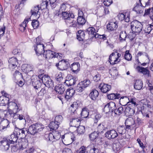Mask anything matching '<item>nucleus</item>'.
Wrapping results in <instances>:
<instances>
[{"label":"nucleus","mask_w":153,"mask_h":153,"mask_svg":"<svg viewBox=\"0 0 153 153\" xmlns=\"http://www.w3.org/2000/svg\"><path fill=\"white\" fill-rule=\"evenodd\" d=\"M9 103V98L4 97V99L1 101L0 105L1 106H6V105H8Z\"/></svg>","instance_id":"obj_56"},{"label":"nucleus","mask_w":153,"mask_h":153,"mask_svg":"<svg viewBox=\"0 0 153 153\" xmlns=\"http://www.w3.org/2000/svg\"><path fill=\"white\" fill-rule=\"evenodd\" d=\"M60 16H61V18L63 19H68L69 18L74 19V16L73 13H70L67 11L61 12Z\"/></svg>","instance_id":"obj_24"},{"label":"nucleus","mask_w":153,"mask_h":153,"mask_svg":"<svg viewBox=\"0 0 153 153\" xmlns=\"http://www.w3.org/2000/svg\"><path fill=\"white\" fill-rule=\"evenodd\" d=\"M137 35L136 33L133 32H130L128 35V38L131 41H133L135 38L136 35Z\"/></svg>","instance_id":"obj_60"},{"label":"nucleus","mask_w":153,"mask_h":153,"mask_svg":"<svg viewBox=\"0 0 153 153\" xmlns=\"http://www.w3.org/2000/svg\"><path fill=\"white\" fill-rule=\"evenodd\" d=\"M99 149L95 146L88 147L86 151V153H98Z\"/></svg>","instance_id":"obj_41"},{"label":"nucleus","mask_w":153,"mask_h":153,"mask_svg":"<svg viewBox=\"0 0 153 153\" xmlns=\"http://www.w3.org/2000/svg\"><path fill=\"white\" fill-rule=\"evenodd\" d=\"M127 36V34L126 31H125L124 32L121 31L119 36V39L120 41L122 42L123 41H125Z\"/></svg>","instance_id":"obj_47"},{"label":"nucleus","mask_w":153,"mask_h":153,"mask_svg":"<svg viewBox=\"0 0 153 153\" xmlns=\"http://www.w3.org/2000/svg\"><path fill=\"white\" fill-rule=\"evenodd\" d=\"M144 22H139L137 20H134L131 23V28L132 31L136 33L137 35L141 33Z\"/></svg>","instance_id":"obj_1"},{"label":"nucleus","mask_w":153,"mask_h":153,"mask_svg":"<svg viewBox=\"0 0 153 153\" xmlns=\"http://www.w3.org/2000/svg\"><path fill=\"white\" fill-rule=\"evenodd\" d=\"M33 47L36 54L37 56H39L42 54H43L44 53H45L44 45L43 44L40 43L39 42H37L36 44L34 45Z\"/></svg>","instance_id":"obj_7"},{"label":"nucleus","mask_w":153,"mask_h":153,"mask_svg":"<svg viewBox=\"0 0 153 153\" xmlns=\"http://www.w3.org/2000/svg\"><path fill=\"white\" fill-rule=\"evenodd\" d=\"M10 121L7 119L4 118L0 120V131L3 132L7 130V128H9Z\"/></svg>","instance_id":"obj_13"},{"label":"nucleus","mask_w":153,"mask_h":153,"mask_svg":"<svg viewBox=\"0 0 153 153\" xmlns=\"http://www.w3.org/2000/svg\"><path fill=\"white\" fill-rule=\"evenodd\" d=\"M143 87V82L141 79H137L135 81L134 87L135 89L140 90Z\"/></svg>","instance_id":"obj_33"},{"label":"nucleus","mask_w":153,"mask_h":153,"mask_svg":"<svg viewBox=\"0 0 153 153\" xmlns=\"http://www.w3.org/2000/svg\"><path fill=\"white\" fill-rule=\"evenodd\" d=\"M13 77L16 79H22L24 81V79H23L22 74L18 71L16 70L15 72L13 74Z\"/></svg>","instance_id":"obj_45"},{"label":"nucleus","mask_w":153,"mask_h":153,"mask_svg":"<svg viewBox=\"0 0 153 153\" xmlns=\"http://www.w3.org/2000/svg\"><path fill=\"white\" fill-rule=\"evenodd\" d=\"M77 80L76 77L71 74H68L66 77V79L64 82V84L68 86L74 85Z\"/></svg>","instance_id":"obj_9"},{"label":"nucleus","mask_w":153,"mask_h":153,"mask_svg":"<svg viewBox=\"0 0 153 153\" xmlns=\"http://www.w3.org/2000/svg\"><path fill=\"white\" fill-rule=\"evenodd\" d=\"M8 62L9 68L10 69H13L17 67L18 60L16 57H12L9 58Z\"/></svg>","instance_id":"obj_19"},{"label":"nucleus","mask_w":153,"mask_h":153,"mask_svg":"<svg viewBox=\"0 0 153 153\" xmlns=\"http://www.w3.org/2000/svg\"><path fill=\"white\" fill-rule=\"evenodd\" d=\"M118 26L116 22H110L107 26V29L110 31H113L117 28Z\"/></svg>","instance_id":"obj_31"},{"label":"nucleus","mask_w":153,"mask_h":153,"mask_svg":"<svg viewBox=\"0 0 153 153\" xmlns=\"http://www.w3.org/2000/svg\"><path fill=\"white\" fill-rule=\"evenodd\" d=\"M104 135L105 137L110 140L116 138L119 136L117 131L114 129L106 131Z\"/></svg>","instance_id":"obj_12"},{"label":"nucleus","mask_w":153,"mask_h":153,"mask_svg":"<svg viewBox=\"0 0 153 153\" xmlns=\"http://www.w3.org/2000/svg\"><path fill=\"white\" fill-rule=\"evenodd\" d=\"M69 60L67 59H62L56 64L55 66L58 70L61 71L67 70L70 66Z\"/></svg>","instance_id":"obj_3"},{"label":"nucleus","mask_w":153,"mask_h":153,"mask_svg":"<svg viewBox=\"0 0 153 153\" xmlns=\"http://www.w3.org/2000/svg\"><path fill=\"white\" fill-rule=\"evenodd\" d=\"M106 128H107L104 126L103 124L101 123L98 125L97 128V131L99 134H101L106 131Z\"/></svg>","instance_id":"obj_40"},{"label":"nucleus","mask_w":153,"mask_h":153,"mask_svg":"<svg viewBox=\"0 0 153 153\" xmlns=\"http://www.w3.org/2000/svg\"><path fill=\"white\" fill-rule=\"evenodd\" d=\"M54 90L59 94H63L65 91V88L63 85H59L58 86H55Z\"/></svg>","instance_id":"obj_30"},{"label":"nucleus","mask_w":153,"mask_h":153,"mask_svg":"<svg viewBox=\"0 0 153 153\" xmlns=\"http://www.w3.org/2000/svg\"><path fill=\"white\" fill-rule=\"evenodd\" d=\"M76 93L75 90L74 89L70 88L67 89L66 91V94L65 96V99L67 100L70 99Z\"/></svg>","instance_id":"obj_22"},{"label":"nucleus","mask_w":153,"mask_h":153,"mask_svg":"<svg viewBox=\"0 0 153 153\" xmlns=\"http://www.w3.org/2000/svg\"><path fill=\"white\" fill-rule=\"evenodd\" d=\"M125 124L126 128L128 130H135V121L132 118H127L125 121Z\"/></svg>","instance_id":"obj_10"},{"label":"nucleus","mask_w":153,"mask_h":153,"mask_svg":"<svg viewBox=\"0 0 153 153\" xmlns=\"http://www.w3.org/2000/svg\"><path fill=\"white\" fill-rule=\"evenodd\" d=\"M59 126V125L54 121L51 122L49 124V126L51 131L57 130Z\"/></svg>","instance_id":"obj_43"},{"label":"nucleus","mask_w":153,"mask_h":153,"mask_svg":"<svg viewBox=\"0 0 153 153\" xmlns=\"http://www.w3.org/2000/svg\"><path fill=\"white\" fill-rule=\"evenodd\" d=\"M140 4L144 7L149 5V0H139Z\"/></svg>","instance_id":"obj_57"},{"label":"nucleus","mask_w":153,"mask_h":153,"mask_svg":"<svg viewBox=\"0 0 153 153\" xmlns=\"http://www.w3.org/2000/svg\"><path fill=\"white\" fill-rule=\"evenodd\" d=\"M62 74V72H60L57 76H56V79L59 82H61L63 79Z\"/></svg>","instance_id":"obj_58"},{"label":"nucleus","mask_w":153,"mask_h":153,"mask_svg":"<svg viewBox=\"0 0 153 153\" xmlns=\"http://www.w3.org/2000/svg\"><path fill=\"white\" fill-rule=\"evenodd\" d=\"M126 127L124 125H120L117 128L116 131L119 134L118 137L120 139L122 140L124 138V137L122 136V135L126 133V131H128L127 129L126 128Z\"/></svg>","instance_id":"obj_15"},{"label":"nucleus","mask_w":153,"mask_h":153,"mask_svg":"<svg viewBox=\"0 0 153 153\" xmlns=\"http://www.w3.org/2000/svg\"><path fill=\"white\" fill-rule=\"evenodd\" d=\"M101 117V115L100 114H97L95 115L94 119V123H97L98 121L99 120Z\"/></svg>","instance_id":"obj_63"},{"label":"nucleus","mask_w":153,"mask_h":153,"mask_svg":"<svg viewBox=\"0 0 153 153\" xmlns=\"http://www.w3.org/2000/svg\"><path fill=\"white\" fill-rule=\"evenodd\" d=\"M28 22V20H24V21L19 25V29L22 32L26 31V27Z\"/></svg>","instance_id":"obj_32"},{"label":"nucleus","mask_w":153,"mask_h":153,"mask_svg":"<svg viewBox=\"0 0 153 153\" xmlns=\"http://www.w3.org/2000/svg\"><path fill=\"white\" fill-rule=\"evenodd\" d=\"M89 110L86 108H83L80 113L81 117L83 119V118H89Z\"/></svg>","instance_id":"obj_34"},{"label":"nucleus","mask_w":153,"mask_h":153,"mask_svg":"<svg viewBox=\"0 0 153 153\" xmlns=\"http://www.w3.org/2000/svg\"><path fill=\"white\" fill-rule=\"evenodd\" d=\"M63 118L62 115H58L56 116L55 118L54 121L59 125L62 122Z\"/></svg>","instance_id":"obj_51"},{"label":"nucleus","mask_w":153,"mask_h":153,"mask_svg":"<svg viewBox=\"0 0 153 153\" xmlns=\"http://www.w3.org/2000/svg\"><path fill=\"white\" fill-rule=\"evenodd\" d=\"M99 94L98 91L95 89H94L91 91L89 96L92 100H95L98 97Z\"/></svg>","instance_id":"obj_28"},{"label":"nucleus","mask_w":153,"mask_h":153,"mask_svg":"<svg viewBox=\"0 0 153 153\" xmlns=\"http://www.w3.org/2000/svg\"><path fill=\"white\" fill-rule=\"evenodd\" d=\"M69 7V5L68 4L65 3H63L61 5L59 9V11L61 12L67 11Z\"/></svg>","instance_id":"obj_46"},{"label":"nucleus","mask_w":153,"mask_h":153,"mask_svg":"<svg viewBox=\"0 0 153 153\" xmlns=\"http://www.w3.org/2000/svg\"><path fill=\"white\" fill-rule=\"evenodd\" d=\"M126 104H127V105L128 104L134 105L135 107L136 105H137L135 102V99L134 98H131L130 100L129 98V100L128 101Z\"/></svg>","instance_id":"obj_59"},{"label":"nucleus","mask_w":153,"mask_h":153,"mask_svg":"<svg viewBox=\"0 0 153 153\" xmlns=\"http://www.w3.org/2000/svg\"><path fill=\"white\" fill-rule=\"evenodd\" d=\"M91 82L88 79H85L82 81L78 83L74 90L75 91L81 93L90 84Z\"/></svg>","instance_id":"obj_2"},{"label":"nucleus","mask_w":153,"mask_h":153,"mask_svg":"<svg viewBox=\"0 0 153 153\" xmlns=\"http://www.w3.org/2000/svg\"><path fill=\"white\" fill-rule=\"evenodd\" d=\"M152 28L151 26H149L148 25L147 27L146 28H145V30L142 31L141 33L143 34H144L145 33L146 34H149L152 30L153 29Z\"/></svg>","instance_id":"obj_55"},{"label":"nucleus","mask_w":153,"mask_h":153,"mask_svg":"<svg viewBox=\"0 0 153 153\" xmlns=\"http://www.w3.org/2000/svg\"><path fill=\"white\" fill-rule=\"evenodd\" d=\"M124 113L127 116H131L135 113V109L136 107L134 105L128 104L124 107Z\"/></svg>","instance_id":"obj_8"},{"label":"nucleus","mask_w":153,"mask_h":153,"mask_svg":"<svg viewBox=\"0 0 153 153\" xmlns=\"http://www.w3.org/2000/svg\"><path fill=\"white\" fill-rule=\"evenodd\" d=\"M40 7L39 5L34 7L31 10L32 15L30 17L26 19H30L31 18L38 19L40 16V13L39 12Z\"/></svg>","instance_id":"obj_11"},{"label":"nucleus","mask_w":153,"mask_h":153,"mask_svg":"<svg viewBox=\"0 0 153 153\" xmlns=\"http://www.w3.org/2000/svg\"><path fill=\"white\" fill-rule=\"evenodd\" d=\"M87 148L86 149L85 146H82L79 150L77 151V153H85L86 151H87Z\"/></svg>","instance_id":"obj_64"},{"label":"nucleus","mask_w":153,"mask_h":153,"mask_svg":"<svg viewBox=\"0 0 153 153\" xmlns=\"http://www.w3.org/2000/svg\"><path fill=\"white\" fill-rule=\"evenodd\" d=\"M34 124L35 126L37 133L41 131L44 128V126L41 123H37Z\"/></svg>","instance_id":"obj_44"},{"label":"nucleus","mask_w":153,"mask_h":153,"mask_svg":"<svg viewBox=\"0 0 153 153\" xmlns=\"http://www.w3.org/2000/svg\"><path fill=\"white\" fill-rule=\"evenodd\" d=\"M107 97L108 99L109 100H114L116 99H119L120 97V94L111 93L108 94Z\"/></svg>","instance_id":"obj_37"},{"label":"nucleus","mask_w":153,"mask_h":153,"mask_svg":"<svg viewBox=\"0 0 153 153\" xmlns=\"http://www.w3.org/2000/svg\"><path fill=\"white\" fill-rule=\"evenodd\" d=\"M69 68L74 73L77 74L80 71V65L79 62H74L70 65Z\"/></svg>","instance_id":"obj_17"},{"label":"nucleus","mask_w":153,"mask_h":153,"mask_svg":"<svg viewBox=\"0 0 153 153\" xmlns=\"http://www.w3.org/2000/svg\"><path fill=\"white\" fill-rule=\"evenodd\" d=\"M42 82L44 83L45 86L48 88H52L54 86L53 80L48 75L42 74Z\"/></svg>","instance_id":"obj_6"},{"label":"nucleus","mask_w":153,"mask_h":153,"mask_svg":"<svg viewBox=\"0 0 153 153\" xmlns=\"http://www.w3.org/2000/svg\"><path fill=\"white\" fill-rule=\"evenodd\" d=\"M85 32L87 33L89 35L93 36L96 33L95 29L93 27H90L85 30Z\"/></svg>","instance_id":"obj_49"},{"label":"nucleus","mask_w":153,"mask_h":153,"mask_svg":"<svg viewBox=\"0 0 153 153\" xmlns=\"http://www.w3.org/2000/svg\"><path fill=\"white\" fill-rule=\"evenodd\" d=\"M19 137V136L15 132H13V134L10 135V139H8V140H9V141L10 142V143L13 144L16 142Z\"/></svg>","instance_id":"obj_27"},{"label":"nucleus","mask_w":153,"mask_h":153,"mask_svg":"<svg viewBox=\"0 0 153 153\" xmlns=\"http://www.w3.org/2000/svg\"><path fill=\"white\" fill-rule=\"evenodd\" d=\"M14 131L18 136L20 135L21 134L22 136H25V137H26L27 134V128H20L15 126Z\"/></svg>","instance_id":"obj_20"},{"label":"nucleus","mask_w":153,"mask_h":153,"mask_svg":"<svg viewBox=\"0 0 153 153\" xmlns=\"http://www.w3.org/2000/svg\"><path fill=\"white\" fill-rule=\"evenodd\" d=\"M20 145L19 148L23 149L27 148L28 146V140L26 137L21 138V141L20 143Z\"/></svg>","instance_id":"obj_26"},{"label":"nucleus","mask_w":153,"mask_h":153,"mask_svg":"<svg viewBox=\"0 0 153 153\" xmlns=\"http://www.w3.org/2000/svg\"><path fill=\"white\" fill-rule=\"evenodd\" d=\"M108 104V106L109 107V109L111 111V113L112 114L114 113L117 107L115 103L113 102H110Z\"/></svg>","instance_id":"obj_48"},{"label":"nucleus","mask_w":153,"mask_h":153,"mask_svg":"<svg viewBox=\"0 0 153 153\" xmlns=\"http://www.w3.org/2000/svg\"><path fill=\"white\" fill-rule=\"evenodd\" d=\"M123 106L121 105L117 107L114 113L117 115H120L124 112V107H123Z\"/></svg>","instance_id":"obj_36"},{"label":"nucleus","mask_w":153,"mask_h":153,"mask_svg":"<svg viewBox=\"0 0 153 153\" xmlns=\"http://www.w3.org/2000/svg\"><path fill=\"white\" fill-rule=\"evenodd\" d=\"M101 91L104 93H107L111 89V86L104 83H101L98 87Z\"/></svg>","instance_id":"obj_16"},{"label":"nucleus","mask_w":153,"mask_h":153,"mask_svg":"<svg viewBox=\"0 0 153 153\" xmlns=\"http://www.w3.org/2000/svg\"><path fill=\"white\" fill-rule=\"evenodd\" d=\"M32 20L31 25L34 29H36L39 26V22L38 20Z\"/></svg>","instance_id":"obj_54"},{"label":"nucleus","mask_w":153,"mask_h":153,"mask_svg":"<svg viewBox=\"0 0 153 153\" xmlns=\"http://www.w3.org/2000/svg\"><path fill=\"white\" fill-rule=\"evenodd\" d=\"M1 146L3 150L6 151L8 150L10 147V142L6 138H4L3 140L0 141Z\"/></svg>","instance_id":"obj_18"},{"label":"nucleus","mask_w":153,"mask_h":153,"mask_svg":"<svg viewBox=\"0 0 153 153\" xmlns=\"http://www.w3.org/2000/svg\"><path fill=\"white\" fill-rule=\"evenodd\" d=\"M125 59L128 61H131L132 59L131 55L129 53V51H126L124 55Z\"/></svg>","instance_id":"obj_53"},{"label":"nucleus","mask_w":153,"mask_h":153,"mask_svg":"<svg viewBox=\"0 0 153 153\" xmlns=\"http://www.w3.org/2000/svg\"><path fill=\"white\" fill-rule=\"evenodd\" d=\"M42 74H41L39 75L38 76H35L31 79V84L34 88L38 89L40 87L41 85V81H42Z\"/></svg>","instance_id":"obj_4"},{"label":"nucleus","mask_w":153,"mask_h":153,"mask_svg":"<svg viewBox=\"0 0 153 153\" xmlns=\"http://www.w3.org/2000/svg\"><path fill=\"white\" fill-rule=\"evenodd\" d=\"M83 119H82V118L80 117L74 118L71 119L70 121L71 123H77V124L78 125L80 124L81 121Z\"/></svg>","instance_id":"obj_52"},{"label":"nucleus","mask_w":153,"mask_h":153,"mask_svg":"<svg viewBox=\"0 0 153 153\" xmlns=\"http://www.w3.org/2000/svg\"><path fill=\"white\" fill-rule=\"evenodd\" d=\"M145 7L141 5L140 4L137 3L134 8V10L137 13H142L144 10V7Z\"/></svg>","instance_id":"obj_38"},{"label":"nucleus","mask_w":153,"mask_h":153,"mask_svg":"<svg viewBox=\"0 0 153 153\" xmlns=\"http://www.w3.org/2000/svg\"><path fill=\"white\" fill-rule=\"evenodd\" d=\"M35 126L34 124H33L29 126L27 128V133L28 134H30L32 135H34L37 133V131L36 130Z\"/></svg>","instance_id":"obj_25"},{"label":"nucleus","mask_w":153,"mask_h":153,"mask_svg":"<svg viewBox=\"0 0 153 153\" xmlns=\"http://www.w3.org/2000/svg\"><path fill=\"white\" fill-rule=\"evenodd\" d=\"M43 55L46 59H52L53 58H60L62 57V54L61 53H57L50 50H48L45 51V53H44Z\"/></svg>","instance_id":"obj_5"},{"label":"nucleus","mask_w":153,"mask_h":153,"mask_svg":"<svg viewBox=\"0 0 153 153\" xmlns=\"http://www.w3.org/2000/svg\"><path fill=\"white\" fill-rule=\"evenodd\" d=\"M77 133L79 134H84L85 131V127L84 126H79L77 127Z\"/></svg>","instance_id":"obj_50"},{"label":"nucleus","mask_w":153,"mask_h":153,"mask_svg":"<svg viewBox=\"0 0 153 153\" xmlns=\"http://www.w3.org/2000/svg\"><path fill=\"white\" fill-rule=\"evenodd\" d=\"M130 11L128 10H122L117 15V17L119 19H129Z\"/></svg>","instance_id":"obj_14"},{"label":"nucleus","mask_w":153,"mask_h":153,"mask_svg":"<svg viewBox=\"0 0 153 153\" xmlns=\"http://www.w3.org/2000/svg\"><path fill=\"white\" fill-rule=\"evenodd\" d=\"M137 69L139 72L143 74V75H147L148 77L151 76L150 72L148 69V67L144 68L138 66L137 67Z\"/></svg>","instance_id":"obj_21"},{"label":"nucleus","mask_w":153,"mask_h":153,"mask_svg":"<svg viewBox=\"0 0 153 153\" xmlns=\"http://www.w3.org/2000/svg\"><path fill=\"white\" fill-rule=\"evenodd\" d=\"M143 120L137 117L135 122V131L137 128L142 126L143 124Z\"/></svg>","instance_id":"obj_42"},{"label":"nucleus","mask_w":153,"mask_h":153,"mask_svg":"<svg viewBox=\"0 0 153 153\" xmlns=\"http://www.w3.org/2000/svg\"><path fill=\"white\" fill-rule=\"evenodd\" d=\"M108 103L104 106L103 111L105 114H109L111 113V111L109 109V107L108 106Z\"/></svg>","instance_id":"obj_62"},{"label":"nucleus","mask_w":153,"mask_h":153,"mask_svg":"<svg viewBox=\"0 0 153 153\" xmlns=\"http://www.w3.org/2000/svg\"><path fill=\"white\" fill-rule=\"evenodd\" d=\"M79 106V104L77 102H74L71 105L69 108V109L70 111L71 115L75 114L77 113L76 110Z\"/></svg>","instance_id":"obj_23"},{"label":"nucleus","mask_w":153,"mask_h":153,"mask_svg":"<svg viewBox=\"0 0 153 153\" xmlns=\"http://www.w3.org/2000/svg\"><path fill=\"white\" fill-rule=\"evenodd\" d=\"M77 39L79 41H83L85 39V32L83 30H79L76 33Z\"/></svg>","instance_id":"obj_35"},{"label":"nucleus","mask_w":153,"mask_h":153,"mask_svg":"<svg viewBox=\"0 0 153 153\" xmlns=\"http://www.w3.org/2000/svg\"><path fill=\"white\" fill-rule=\"evenodd\" d=\"M100 134L97 132L94 131L89 135V137L90 140L91 141H96V140L99 138V135Z\"/></svg>","instance_id":"obj_29"},{"label":"nucleus","mask_w":153,"mask_h":153,"mask_svg":"<svg viewBox=\"0 0 153 153\" xmlns=\"http://www.w3.org/2000/svg\"><path fill=\"white\" fill-rule=\"evenodd\" d=\"M147 83L148 84L147 87L148 90L150 91L151 93L152 94V90H153V82H150L149 80H147Z\"/></svg>","instance_id":"obj_61"},{"label":"nucleus","mask_w":153,"mask_h":153,"mask_svg":"<svg viewBox=\"0 0 153 153\" xmlns=\"http://www.w3.org/2000/svg\"><path fill=\"white\" fill-rule=\"evenodd\" d=\"M120 98L119 100L120 104L122 106L124 107L126 106V104L128 101L129 100V98L126 96H122L120 97Z\"/></svg>","instance_id":"obj_39"}]
</instances>
